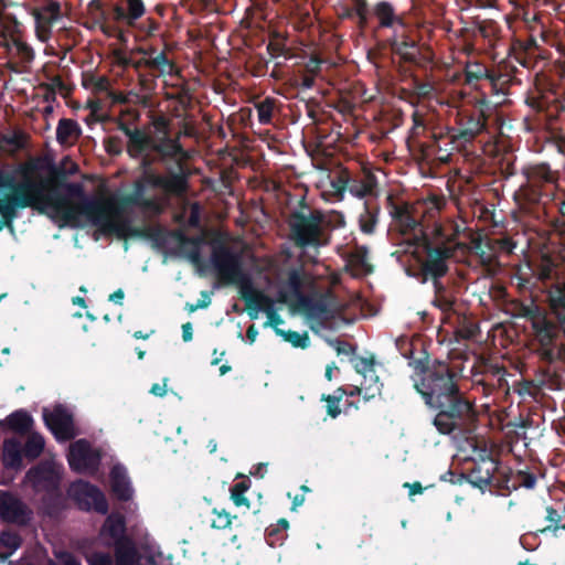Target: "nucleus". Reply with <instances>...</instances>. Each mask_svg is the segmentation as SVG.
<instances>
[{"mask_svg": "<svg viewBox=\"0 0 565 565\" xmlns=\"http://www.w3.org/2000/svg\"><path fill=\"white\" fill-rule=\"evenodd\" d=\"M414 369V388L425 404L437 413L433 424L443 435L470 434L476 429L478 411L475 401L460 390V371L446 361L428 356L409 361Z\"/></svg>", "mask_w": 565, "mask_h": 565, "instance_id": "1", "label": "nucleus"}, {"mask_svg": "<svg viewBox=\"0 0 565 565\" xmlns=\"http://www.w3.org/2000/svg\"><path fill=\"white\" fill-rule=\"evenodd\" d=\"M36 167L24 163L19 168L21 181L17 182L12 172L0 170V188L13 191L15 195L26 198L29 207L45 213L49 207L65 223H72L82 215L79 205L86 198L84 185L68 182L65 170L53 168L50 177L33 175Z\"/></svg>", "mask_w": 565, "mask_h": 565, "instance_id": "2", "label": "nucleus"}, {"mask_svg": "<svg viewBox=\"0 0 565 565\" xmlns=\"http://www.w3.org/2000/svg\"><path fill=\"white\" fill-rule=\"evenodd\" d=\"M146 193L147 184L138 178L134 182L131 193L120 198L108 199L86 195L81 202L79 209L83 216L106 235H116L119 238L127 236L158 238L163 234L160 227H134L129 220L122 217L126 209L129 206H138L146 210L156 207L154 200L148 199Z\"/></svg>", "mask_w": 565, "mask_h": 565, "instance_id": "3", "label": "nucleus"}, {"mask_svg": "<svg viewBox=\"0 0 565 565\" xmlns=\"http://www.w3.org/2000/svg\"><path fill=\"white\" fill-rule=\"evenodd\" d=\"M154 127L158 132H162L163 147L172 146V148L168 150L167 154L157 152L156 150H149L138 157L136 160L140 161V168L143 171L140 179L147 186L161 189L168 194L181 195L188 189V178L185 173L170 171L168 175H162L156 173L152 168L157 163H163L174 159L183 152V148L178 138H172L169 135L168 122L163 117H158L154 120Z\"/></svg>", "mask_w": 565, "mask_h": 565, "instance_id": "4", "label": "nucleus"}, {"mask_svg": "<svg viewBox=\"0 0 565 565\" xmlns=\"http://www.w3.org/2000/svg\"><path fill=\"white\" fill-rule=\"evenodd\" d=\"M289 239L301 250L318 252L331 242V231L345 224L341 213L328 216L323 211L313 209L309 213L295 210L288 217Z\"/></svg>", "mask_w": 565, "mask_h": 565, "instance_id": "5", "label": "nucleus"}, {"mask_svg": "<svg viewBox=\"0 0 565 565\" xmlns=\"http://www.w3.org/2000/svg\"><path fill=\"white\" fill-rule=\"evenodd\" d=\"M211 260L223 282H241L239 297L244 300L245 309L252 320L258 318L259 311H266L267 305L263 297L269 296L253 287L250 280L244 274L243 259L239 253L220 243L213 246Z\"/></svg>", "mask_w": 565, "mask_h": 565, "instance_id": "6", "label": "nucleus"}, {"mask_svg": "<svg viewBox=\"0 0 565 565\" xmlns=\"http://www.w3.org/2000/svg\"><path fill=\"white\" fill-rule=\"evenodd\" d=\"M565 274V237L559 242H552L551 247L532 255L524 265L516 271L519 286L531 289L542 284L543 287L552 288L554 285H562L561 280Z\"/></svg>", "mask_w": 565, "mask_h": 565, "instance_id": "7", "label": "nucleus"}, {"mask_svg": "<svg viewBox=\"0 0 565 565\" xmlns=\"http://www.w3.org/2000/svg\"><path fill=\"white\" fill-rule=\"evenodd\" d=\"M521 173L525 181L514 193V199L522 211L531 214L536 207L546 204L547 198H553L559 173L544 162L525 166Z\"/></svg>", "mask_w": 565, "mask_h": 565, "instance_id": "8", "label": "nucleus"}, {"mask_svg": "<svg viewBox=\"0 0 565 565\" xmlns=\"http://www.w3.org/2000/svg\"><path fill=\"white\" fill-rule=\"evenodd\" d=\"M435 241L429 235H424L422 245L425 250V258L420 262L416 277L422 282L441 281L449 270L448 260L455 254V247L451 243L459 234L458 225H455V232L451 237L444 233L441 225L435 224L431 232Z\"/></svg>", "mask_w": 565, "mask_h": 565, "instance_id": "9", "label": "nucleus"}, {"mask_svg": "<svg viewBox=\"0 0 565 565\" xmlns=\"http://www.w3.org/2000/svg\"><path fill=\"white\" fill-rule=\"evenodd\" d=\"M491 102L487 93L475 97L458 108L454 116V125H450L452 132H456L458 140L466 147L471 146L475 140L488 130V120L491 115Z\"/></svg>", "mask_w": 565, "mask_h": 565, "instance_id": "10", "label": "nucleus"}, {"mask_svg": "<svg viewBox=\"0 0 565 565\" xmlns=\"http://www.w3.org/2000/svg\"><path fill=\"white\" fill-rule=\"evenodd\" d=\"M450 125H435L430 128L428 140L420 145L425 158L435 157L441 163H449L455 152H463L468 148L458 140Z\"/></svg>", "mask_w": 565, "mask_h": 565, "instance_id": "11", "label": "nucleus"}, {"mask_svg": "<svg viewBox=\"0 0 565 565\" xmlns=\"http://www.w3.org/2000/svg\"><path fill=\"white\" fill-rule=\"evenodd\" d=\"M117 128L127 137L126 151L131 159H137L142 156L145 151L149 150H156L157 152L167 154L168 150L172 148V146L161 147L163 146L162 132L153 137L141 128H131L130 125L124 120L118 121Z\"/></svg>", "mask_w": 565, "mask_h": 565, "instance_id": "12", "label": "nucleus"}, {"mask_svg": "<svg viewBox=\"0 0 565 565\" xmlns=\"http://www.w3.org/2000/svg\"><path fill=\"white\" fill-rule=\"evenodd\" d=\"M68 495L76 502L82 511H92L107 514L109 505L104 492L88 481L76 480L68 489Z\"/></svg>", "mask_w": 565, "mask_h": 565, "instance_id": "13", "label": "nucleus"}, {"mask_svg": "<svg viewBox=\"0 0 565 565\" xmlns=\"http://www.w3.org/2000/svg\"><path fill=\"white\" fill-rule=\"evenodd\" d=\"M524 316L530 320L533 330L534 341L536 349L534 350L537 358L541 360L543 350L552 349L558 338L559 329L555 322L542 313L537 308H526Z\"/></svg>", "mask_w": 565, "mask_h": 565, "instance_id": "14", "label": "nucleus"}, {"mask_svg": "<svg viewBox=\"0 0 565 565\" xmlns=\"http://www.w3.org/2000/svg\"><path fill=\"white\" fill-rule=\"evenodd\" d=\"M525 104L530 108L537 126H547L557 119L561 114H565V98L558 100L536 90L530 93L525 98Z\"/></svg>", "mask_w": 565, "mask_h": 565, "instance_id": "15", "label": "nucleus"}, {"mask_svg": "<svg viewBox=\"0 0 565 565\" xmlns=\"http://www.w3.org/2000/svg\"><path fill=\"white\" fill-rule=\"evenodd\" d=\"M100 452L86 439H78L70 446L67 461L77 473L95 475L100 466Z\"/></svg>", "mask_w": 565, "mask_h": 565, "instance_id": "16", "label": "nucleus"}, {"mask_svg": "<svg viewBox=\"0 0 565 565\" xmlns=\"http://www.w3.org/2000/svg\"><path fill=\"white\" fill-rule=\"evenodd\" d=\"M35 22V35L39 41L46 43L52 36V26L61 19L62 8L57 0H45L31 11Z\"/></svg>", "mask_w": 565, "mask_h": 565, "instance_id": "17", "label": "nucleus"}, {"mask_svg": "<svg viewBox=\"0 0 565 565\" xmlns=\"http://www.w3.org/2000/svg\"><path fill=\"white\" fill-rule=\"evenodd\" d=\"M25 478L35 492L52 491L61 488L62 473L53 462L47 460L31 467Z\"/></svg>", "mask_w": 565, "mask_h": 565, "instance_id": "18", "label": "nucleus"}, {"mask_svg": "<svg viewBox=\"0 0 565 565\" xmlns=\"http://www.w3.org/2000/svg\"><path fill=\"white\" fill-rule=\"evenodd\" d=\"M387 210L393 221L399 226L403 234L414 235L420 234V239L424 235H428L424 231L423 224L413 214V207L407 202L397 203L392 195L387 196Z\"/></svg>", "mask_w": 565, "mask_h": 565, "instance_id": "19", "label": "nucleus"}, {"mask_svg": "<svg viewBox=\"0 0 565 565\" xmlns=\"http://www.w3.org/2000/svg\"><path fill=\"white\" fill-rule=\"evenodd\" d=\"M32 512L26 504L11 493L0 495V518L8 523L26 525L31 521Z\"/></svg>", "mask_w": 565, "mask_h": 565, "instance_id": "20", "label": "nucleus"}, {"mask_svg": "<svg viewBox=\"0 0 565 565\" xmlns=\"http://www.w3.org/2000/svg\"><path fill=\"white\" fill-rule=\"evenodd\" d=\"M145 13L146 6L142 0H118L110 4V15L117 25L134 28Z\"/></svg>", "mask_w": 565, "mask_h": 565, "instance_id": "21", "label": "nucleus"}, {"mask_svg": "<svg viewBox=\"0 0 565 565\" xmlns=\"http://www.w3.org/2000/svg\"><path fill=\"white\" fill-rule=\"evenodd\" d=\"M44 422L57 439L70 440L75 436L72 414L63 406H56L53 412L44 413Z\"/></svg>", "mask_w": 565, "mask_h": 565, "instance_id": "22", "label": "nucleus"}, {"mask_svg": "<svg viewBox=\"0 0 565 565\" xmlns=\"http://www.w3.org/2000/svg\"><path fill=\"white\" fill-rule=\"evenodd\" d=\"M391 49L392 52L398 55L403 62L420 68H425L433 61V56L424 53L414 40H393Z\"/></svg>", "mask_w": 565, "mask_h": 565, "instance_id": "23", "label": "nucleus"}, {"mask_svg": "<svg viewBox=\"0 0 565 565\" xmlns=\"http://www.w3.org/2000/svg\"><path fill=\"white\" fill-rule=\"evenodd\" d=\"M8 191L7 188H0V230L4 227L13 230V221L18 217L19 209H26L30 201L26 198L15 195L13 191L2 196Z\"/></svg>", "mask_w": 565, "mask_h": 565, "instance_id": "24", "label": "nucleus"}, {"mask_svg": "<svg viewBox=\"0 0 565 565\" xmlns=\"http://www.w3.org/2000/svg\"><path fill=\"white\" fill-rule=\"evenodd\" d=\"M110 492L120 502H128L134 498L135 490L128 471L121 463H116L109 472Z\"/></svg>", "mask_w": 565, "mask_h": 565, "instance_id": "25", "label": "nucleus"}, {"mask_svg": "<svg viewBox=\"0 0 565 565\" xmlns=\"http://www.w3.org/2000/svg\"><path fill=\"white\" fill-rule=\"evenodd\" d=\"M340 19L355 20L359 29L364 30L369 23V6L366 0H344L339 4Z\"/></svg>", "mask_w": 565, "mask_h": 565, "instance_id": "26", "label": "nucleus"}, {"mask_svg": "<svg viewBox=\"0 0 565 565\" xmlns=\"http://www.w3.org/2000/svg\"><path fill=\"white\" fill-rule=\"evenodd\" d=\"M556 211L561 218L553 220V224L555 228H562L563 233L559 236L565 237V198L559 193L553 192V198L546 199V204H543L542 207H536L531 215L536 218H541L542 216L550 215L553 211Z\"/></svg>", "mask_w": 565, "mask_h": 565, "instance_id": "27", "label": "nucleus"}, {"mask_svg": "<svg viewBox=\"0 0 565 565\" xmlns=\"http://www.w3.org/2000/svg\"><path fill=\"white\" fill-rule=\"evenodd\" d=\"M126 532L127 526L125 516L120 513L113 512L106 518L100 530V535L110 539L111 542L107 545H114L119 541L122 542L124 540L130 539Z\"/></svg>", "mask_w": 565, "mask_h": 565, "instance_id": "28", "label": "nucleus"}, {"mask_svg": "<svg viewBox=\"0 0 565 565\" xmlns=\"http://www.w3.org/2000/svg\"><path fill=\"white\" fill-rule=\"evenodd\" d=\"M493 67H489L479 61H467L463 67V84L475 88H480L482 81L488 82Z\"/></svg>", "mask_w": 565, "mask_h": 565, "instance_id": "29", "label": "nucleus"}, {"mask_svg": "<svg viewBox=\"0 0 565 565\" xmlns=\"http://www.w3.org/2000/svg\"><path fill=\"white\" fill-rule=\"evenodd\" d=\"M88 13L104 34L111 35L116 31L117 24L110 15V6L105 8L100 0H92L88 3Z\"/></svg>", "mask_w": 565, "mask_h": 565, "instance_id": "30", "label": "nucleus"}, {"mask_svg": "<svg viewBox=\"0 0 565 565\" xmlns=\"http://www.w3.org/2000/svg\"><path fill=\"white\" fill-rule=\"evenodd\" d=\"M66 507V500L61 488L44 491L41 499L42 513L49 518H58Z\"/></svg>", "mask_w": 565, "mask_h": 565, "instance_id": "31", "label": "nucleus"}, {"mask_svg": "<svg viewBox=\"0 0 565 565\" xmlns=\"http://www.w3.org/2000/svg\"><path fill=\"white\" fill-rule=\"evenodd\" d=\"M23 448L17 438H9L3 441L2 463L7 469L20 470L23 466Z\"/></svg>", "mask_w": 565, "mask_h": 565, "instance_id": "32", "label": "nucleus"}, {"mask_svg": "<svg viewBox=\"0 0 565 565\" xmlns=\"http://www.w3.org/2000/svg\"><path fill=\"white\" fill-rule=\"evenodd\" d=\"M547 301L552 313L555 316L565 333V282L554 285L547 290Z\"/></svg>", "mask_w": 565, "mask_h": 565, "instance_id": "33", "label": "nucleus"}, {"mask_svg": "<svg viewBox=\"0 0 565 565\" xmlns=\"http://www.w3.org/2000/svg\"><path fill=\"white\" fill-rule=\"evenodd\" d=\"M145 55L148 56V62H145L146 68L150 71H157L160 75H174L179 72L174 62H172L166 52H160L156 56L152 54L156 52L154 49L150 51L141 50Z\"/></svg>", "mask_w": 565, "mask_h": 565, "instance_id": "34", "label": "nucleus"}, {"mask_svg": "<svg viewBox=\"0 0 565 565\" xmlns=\"http://www.w3.org/2000/svg\"><path fill=\"white\" fill-rule=\"evenodd\" d=\"M489 490L504 497L511 494V492L515 490V486L513 484V470L509 467L500 468L497 461V468L493 472V482H491Z\"/></svg>", "mask_w": 565, "mask_h": 565, "instance_id": "35", "label": "nucleus"}, {"mask_svg": "<svg viewBox=\"0 0 565 565\" xmlns=\"http://www.w3.org/2000/svg\"><path fill=\"white\" fill-rule=\"evenodd\" d=\"M115 565H136L139 561L138 551L132 539L114 544Z\"/></svg>", "mask_w": 565, "mask_h": 565, "instance_id": "36", "label": "nucleus"}, {"mask_svg": "<svg viewBox=\"0 0 565 565\" xmlns=\"http://www.w3.org/2000/svg\"><path fill=\"white\" fill-rule=\"evenodd\" d=\"M34 420L32 416L25 409H18L11 413L2 425H4L9 430L19 434L26 435L31 431L33 427Z\"/></svg>", "mask_w": 565, "mask_h": 565, "instance_id": "37", "label": "nucleus"}, {"mask_svg": "<svg viewBox=\"0 0 565 565\" xmlns=\"http://www.w3.org/2000/svg\"><path fill=\"white\" fill-rule=\"evenodd\" d=\"M4 45L10 58L23 66L34 60V50L23 40V36L8 41Z\"/></svg>", "mask_w": 565, "mask_h": 565, "instance_id": "38", "label": "nucleus"}, {"mask_svg": "<svg viewBox=\"0 0 565 565\" xmlns=\"http://www.w3.org/2000/svg\"><path fill=\"white\" fill-rule=\"evenodd\" d=\"M82 135V129L78 122L71 118H62L56 127V140L60 145H72Z\"/></svg>", "mask_w": 565, "mask_h": 565, "instance_id": "39", "label": "nucleus"}, {"mask_svg": "<svg viewBox=\"0 0 565 565\" xmlns=\"http://www.w3.org/2000/svg\"><path fill=\"white\" fill-rule=\"evenodd\" d=\"M373 14L379 20L380 28H392L395 23L403 24V20L396 14L394 6L386 0L374 4Z\"/></svg>", "mask_w": 565, "mask_h": 565, "instance_id": "40", "label": "nucleus"}, {"mask_svg": "<svg viewBox=\"0 0 565 565\" xmlns=\"http://www.w3.org/2000/svg\"><path fill=\"white\" fill-rule=\"evenodd\" d=\"M170 235L174 237L180 247L188 253L189 258L193 263H199L201 259V250L200 246L202 243V238L199 236H188L182 231L175 230L171 231Z\"/></svg>", "mask_w": 565, "mask_h": 565, "instance_id": "41", "label": "nucleus"}, {"mask_svg": "<svg viewBox=\"0 0 565 565\" xmlns=\"http://www.w3.org/2000/svg\"><path fill=\"white\" fill-rule=\"evenodd\" d=\"M380 206L376 202L365 201L364 210L359 216V227L362 233L372 235L379 223Z\"/></svg>", "mask_w": 565, "mask_h": 565, "instance_id": "42", "label": "nucleus"}, {"mask_svg": "<svg viewBox=\"0 0 565 565\" xmlns=\"http://www.w3.org/2000/svg\"><path fill=\"white\" fill-rule=\"evenodd\" d=\"M489 468L482 470L481 466H476L470 470V472L467 476V480L470 484H472L475 488L480 489L481 491H484L486 489H489L491 486V482H493V472L497 468V461L492 460L490 462Z\"/></svg>", "mask_w": 565, "mask_h": 565, "instance_id": "43", "label": "nucleus"}, {"mask_svg": "<svg viewBox=\"0 0 565 565\" xmlns=\"http://www.w3.org/2000/svg\"><path fill=\"white\" fill-rule=\"evenodd\" d=\"M377 186V180L374 174L366 173L362 178H352L349 192L356 198L372 195Z\"/></svg>", "mask_w": 565, "mask_h": 565, "instance_id": "44", "label": "nucleus"}, {"mask_svg": "<svg viewBox=\"0 0 565 565\" xmlns=\"http://www.w3.org/2000/svg\"><path fill=\"white\" fill-rule=\"evenodd\" d=\"M434 286V298L431 300L433 306L440 309L443 312H449L454 310L456 302L455 297L448 287L441 281L433 282Z\"/></svg>", "mask_w": 565, "mask_h": 565, "instance_id": "45", "label": "nucleus"}, {"mask_svg": "<svg viewBox=\"0 0 565 565\" xmlns=\"http://www.w3.org/2000/svg\"><path fill=\"white\" fill-rule=\"evenodd\" d=\"M298 305L299 308L310 318H319L329 312L328 306L323 299H315L309 296L300 295Z\"/></svg>", "mask_w": 565, "mask_h": 565, "instance_id": "46", "label": "nucleus"}, {"mask_svg": "<svg viewBox=\"0 0 565 565\" xmlns=\"http://www.w3.org/2000/svg\"><path fill=\"white\" fill-rule=\"evenodd\" d=\"M487 83L490 88L489 94L505 95L513 83V77L510 74L501 73L493 68Z\"/></svg>", "mask_w": 565, "mask_h": 565, "instance_id": "47", "label": "nucleus"}, {"mask_svg": "<svg viewBox=\"0 0 565 565\" xmlns=\"http://www.w3.org/2000/svg\"><path fill=\"white\" fill-rule=\"evenodd\" d=\"M287 38L279 32H274L267 44V52L273 58L282 56L285 60L294 57V53L290 47L286 45Z\"/></svg>", "mask_w": 565, "mask_h": 565, "instance_id": "48", "label": "nucleus"}, {"mask_svg": "<svg viewBox=\"0 0 565 565\" xmlns=\"http://www.w3.org/2000/svg\"><path fill=\"white\" fill-rule=\"evenodd\" d=\"M542 363L546 364V367L542 369V373L545 377H552L553 373L550 369L552 364H554L556 361H561L565 363V344L561 345H554L550 350H543L541 353V360Z\"/></svg>", "mask_w": 565, "mask_h": 565, "instance_id": "49", "label": "nucleus"}, {"mask_svg": "<svg viewBox=\"0 0 565 565\" xmlns=\"http://www.w3.org/2000/svg\"><path fill=\"white\" fill-rule=\"evenodd\" d=\"M545 521L548 523L546 526L539 529L536 533L547 534L551 533L554 537H558L561 531L563 516L557 509L552 505L545 508Z\"/></svg>", "mask_w": 565, "mask_h": 565, "instance_id": "50", "label": "nucleus"}, {"mask_svg": "<svg viewBox=\"0 0 565 565\" xmlns=\"http://www.w3.org/2000/svg\"><path fill=\"white\" fill-rule=\"evenodd\" d=\"M22 23L11 13H6L2 17V33L3 41H12L13 39L22 38Z\"/></svg>", "mask_w": 565, "mask_h": 565, "instance_id": "51", "label": "nucleus"}, {"mask_svg": "<svg viewBox=\"0 0 565 565\" xmlns=\"http://www.w3.org/2000/svg\"><path fill=\"white\" fill-rule=\"evenodd\" d=\"M44 446V438L40 434H30L25 444L22 446L24 457L29 460L36 459L43 452Z\"/></svg>", "mask_w": 565, "mask_h": 565, "instance_id": "52", "label": "nucleus"}, {"mask_svg": "<svg viewBox=\"0 0 565 565\" xmlns=\"http://www.w3.org/2000/svg\"><path fill=\"white\" fill-rule=\"evenodd\" d=\"M367 254H369V250L365 246H358L349 255V259H348L349 265L354 267L359 273H371L372 267L367 263Z\"/></svg>", "mask_w": 565, "mask_h": 565, "instance_id": "53", "label": "nucleus"}, {"mask_svg": "<svg viewBox=\"0 0 565 565\" xmlns=\"http://www.w3.org/2000/svg\"><path fill=\"white\" fill-rule=\"evenodd\" d=\"M361 383L364 386V401L367 402L381 395L383 384L376 375L375 370L369 372Z\"/></svg>", "mask_w": 565, "mask_h": 565, "instance_id": "54", "label": "nucleus"}, {"mask_svg": "<svg viewBox=\"0 0 565 565\" xmlns=\"http://www.w3.org/2000/svg\"><path fill=\"white\" fill-rule=\"evenodd\" d=\"M276 334L284 341L289 342L294 348L307 349L310 345L308 332L299 333L292 330L276 329Z\"/></svg>", "mask_w": 565, "mask_h": 565, "instance_id": "55", "label": "nucleus"}, {"mask_svg": "<svg viewBox=\"0 0 565 565\" xmlns=\"http://www.w3.org/2000/svg\"><path fill=\"white\" fill-rule=\"evenodd\" d=\"M250 488V480L244 479L234 483L231 487V500L234 502L236 507L246 505L249 507V501L245 497V492Z\"/></svg>", "mask_w": 565, "mask_h": 565, "instance_id": "56", "label": "nucleus"}, {"mask_svg": "<svg viewBox=\"0 0 565 565\" xmlns=\"http://www.w3.org/2000/svg\"><path fill=\"white\" fill-rule=\"evenodd\" d=\"M536 482L537 477L534 472L523 469L513 472V484L515 486V490H518L521 487L532 490L535 488Z\"/></svg>", "mask_w": 565, "mask_h": 565, "instance_id": "57", "label": "nucleus"}, {"mask_svg": "<svg viewBox=\"0 0 565 565\" xmlns=\"http://www.w3.org/2000/svg\"><path fill=\"white\" fill-rule=\"evenodd\" d=\"M274 108L275 99L269 97L256 104L258 121L262 125H270L273 122Z\"/></svg>", "mask_w": 565, "mask_h": 565, "instance_id": "58", "label": "nucleus"}, {"mask_svg": "<svg viewBox=\"0 0 565 565\" xmlns=\"http://www.w3.org/2000/svg\"><path fill=\"white\" fill-rule=\"evenodd\" d=\"M213 519L211 520V526L215 530L228 529L236 516H232L225 509L214 508L212 509Z\"/></svg>", "mask_w": 565, "mask_h": 565, "instance_id": "59", "label": "nucleus"}, {"mask_svg": "<svg viewBox=\"0 0 565 565\" xmlns=\"http://www.w3.org/2000/svg\"><path fill=\"white\" fill-rule=\"evenodd\" d=\"M265 303L267 305V309L265 311L267 316V321L264 323V327H271L276 332V329H279L278 326L284 322L282 318L277 313L275 308V301L271 297H263Z\"/></svg>", "mask_w": 565, "mask_h": 565, "instance_id": "60", "label": "nucleus"}, {"mask_svg": "<svg viewBox=\"0 0 565 565\" xmlns=\"http://www.w3.org/2000/svg\"><path fill=\"white\" fill-rule=\"evenodd\" d=\"M479 332L477 323L463 318L455 331L456 338L461 340L475 339Z\"/></svg>", "mask_w": 565, "mask_h": 565, "instance_id": "61", "label": "nucleus"}, {"mask_svg": "<svg viewBox=\"0 0 565 565\" xmlns=\"http://www.w3.org/2000/svg\"><path fill=\"white\" fill-rule=\"evenodd\" d=\"M0 544L10 550V555L22 545V537L14 531H2L0 534Z\"/></svg>", "mask_w": 565, "mask_h": 565, "instance_id": "62", "label": "nucleus"}, {"mask_svg": "<svg viewBox=\"0 0 565 565\" xmlns=\"http://www.w3.org/2000/svg\"><path fill=\"white\" fill-rule=\"evenodd\" d=\"M477 29L479 34L488 41L497 39L500 31L498 23L493 20H483L479 22Z\"/></svg>", "mask_w": 565, "mask_h": 565, "instance_id": "63", "label": "nucleus"}, {"mask_svg": "<svg viewBox=\"0 0 565 565\" xmlns=\"http://www.w3.org/2000/svg\"><path fill=\"white\" fill-rule=\"evenodd\" d=\"M375 356L374 354H370V356H358L354 362V370L356 373L361 374L363 377H366L369 372L375 370Z\"/></svg>", "mask_w": 565, "mask_h": 565, "instance_id": "64", "label": "nucleus"}]
</instances>
